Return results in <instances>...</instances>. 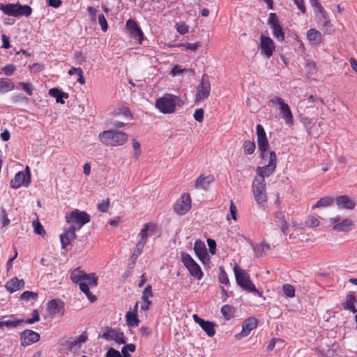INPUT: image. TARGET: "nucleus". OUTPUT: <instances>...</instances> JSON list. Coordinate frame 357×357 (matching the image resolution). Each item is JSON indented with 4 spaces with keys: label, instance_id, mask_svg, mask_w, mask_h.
Segmentation results:
<instances>
[{
    "label": "nucleus",
    "instance_id": "nucleus-1",
    "mask_svg": "<svg viewBox=\"0 0 357 357\" xmlns=\"http://www.w3.org/2000/svg\"><path fill=\"white\" fill-rule=\"evenodd\" d=\"M98 139L107 146H120L128 142V135L115 129H111L100 132Z\"/></svg>",
    "mask_w": 357,
    "mask_h": 357
},
{
    "label": "nucleus",
    "instance_id": "nucleus-2",
    "mask_svg": "<svg viewBox=\"0 0 357 357\" xmlns=\"http://www.w3.org/2000/svg\"><path fill=\"white\" fill-rule=\"evenodd\" d=\"M0 10L6 15L20 17H29L32 13V8L28 5L17 3H0Z\"/></svg>",
    "mask_w": 357,
    "mask_h": 357
},
{
    "label": "nucleus",
    "instance_id": "nucleus-3",
    "mask_svg": "<svg viewBox=\"0 0 357 357\" xmlns=\"http://www.w3.org/2000/svg\"><path fill=\"white\" fill-rule=\"evenodd\" d=\"M234 273L237 284L245 291L255 292L259 296L262 293L256 289L255 285L251 281L249 275L245 270L241 269L237 264L234 267Z\"/></svg>",
    "mask_w": 357,
    "mask_h": 357
},
{
    "label": "nucleus",
    "instance_id": "nucleus-4",
    "mask_svg": "<svg viewBox=\"0 0 357 357\" xmlns=\"http://www.w3.org/2000/svg\"><path fill=\"white\" fill-rule=\"evenodd\" d=\"M178 102L181 100L178 96L166 94L155 100V107L163 114H172L175 112L176 105Z\"/></svg>",
    "mask_w": 357,
    "mask_h": 357
},
{
    "label": "nucleus",
    "instance_id": "nucleus-5",
    "mask_svg": "<svg viewBox=\"0 0 357 357\" xmlns=\"http://www.w3.org/2000/svg\"><path fill=\"white\" fill-rule=\"evenodd\" d=\"M252 187L255 202L261 206H264L267 202L265 179L256 177L252 181Z\"/></svg>",
    "mask_w": 357,
    "mask_h": 357
},
{
    "label": "nucleus",
    "instance_id": "nucleus-6",
    "mask_svg": "<svg viewBox=\"0 0 357 357\" xmlns=\"http://www.w3.org/2000/svg\"><path fill=\"white\" fill-rule=\"evenodd\" d=\"M90 220L89 214L78 209H75L66 215V222L70 225H75L79 230L84 225L89 222Z\"/></svg>",
    "mask_w": 357,
    "mask_h": 357
},
{
    "label": "nucleus",
    "instance_id": "nucleus-7",
    "mask_svg": "<svg viewBox=\"0 0 357 357\" xmlns=\"http://www.w3.org/2000/svg\"><path fill=\"white\" fill-rule=\"evenodd\" d=\"M181 261L187 268L189 273L197 280H201L203 273L199 265L186 252H182Z\"/></svg>",
    "mask_w": 357,
    "mask_h": 357
},
{
    "label": "nucleus",
    "instance_id": "nucleus-8",
    "mask_svg": "<svg viewBox=\"0 0 357 357\" xmlns=\"http://www.w3.org/2000/svg\"><path fill=\"white\" fill-rule=\"evenodd\" d=\"M277 164V156L275 151H272L269 153L268 163L264 167H258L257 168V174L258 178L268 177L271 175L275 170Z\"/></svg>",
    "mask_w": 357,
    "mask_h": 357
},
{
    "label": "nucleus",
    "instance_id": "nucleus-9",
    "mask_svg": "<svg viewBox=\"0 0 357 357\" xmlns=\"http://www.w3.org/2000/svg\"><path fill=\"white\" fill-rule=\"evenodd\" d=\"M268 24L272 29L274 38L279 42H283L284 40V33L282 30V27L280 25V20L275 13H271L269 14Z\"/></svg>",
    "mask_w": 357,
    "mask_h": 357
},
{
    "label": "nucleus",
    "instance_id": "nucleus-10",
    "mask_svg": "<svg viewBox=\"0 0 357 357\" xmlns=\"http://www.w3.org/2000/svg\"><path fill=\"white\" fill-rule=\"evenodd\" d=\"M272 104H277L280 106V114L281 117L287 124L293 123V114L289 106L280 97L275 96L269 101Z\"/></svg>",
    "mask_w": 357,
    "mask_h": 357
},
{
    "label": "nucleus",
    "instance_id": "nucleus-11",
    "mask_svg": "<svg viewBox=\"0 0 357 357\" xmlns=\"http://www.w3.org/2000/svg\"><path fill=\"white\" fill-rule=\"evenodd\" d=\"M211 84L208 77L204 74L202 75L200 83L198 85L195 100L199 102L206 99L210 94Z\"/></svg>",
    "mask_w": 357,
    "mask_h": 357
},
{
    "label": "nucleus",
    "instance_id": "nucleus-12",
    "mask_svg": "<svg viewBox=\"0 0 357 357\" xmlns=\"http://www.w3.org/2000/svg\"><path fill=\"white\" fill-rule=\"evenodd\" d=\"M31 182V172L29 167H26L25 172H20L17 173L10 181V185L13 188H18L22 185L28 186Z\"/></svg>",
    "mask_w": 357,
    "mask_h": 357
},
{
    "label": "nucleus",
    "instance_id": "nucleus-13",
    "mask_svg": "<svg viewBox=\"0 0 357 357\" xmlns=\"http://www.w3.org/2000/svg\"><path fill=\"white\" fill-rule=\"evenodd\" d=\"M191 208V199L189 194H183L174 205V211L178 215L185 214Z\"/></svg>",
    "mask_w": 357,
    "mask_h": 357
},
{
    "label": "nucleus",
    "instance_id": "nucleus-14",
    "mask_svg": "<svg viewBox=\"0 0 357 357\" xmlns=\"http://www.w3.org/2000/svg\"><path fill=\"white\" fill-rule=\"evenodd\" d=\"M157 227L153 223L146 224L144 228L141 230L139 234L140 239L137 245H144L146 243L147 239L149 237H155L157 236Z\"/></svg>",
    "mask_w": 357,
    "mask_h": 357
},
{
    "label": "nucleus",
    "instance_id": "nucleus-15",
    "mask_svg": "<svg viewBox=\"0 0 357 357\" xmlns=\"http://www.w3.org/2000/svg\"><path fill=\"white\" fill-rule=\"evenodd\" d=\"M102 337L107 340H114L119 344H126V340L123 333L109 327L105 328L104 329Z\"/></svg>",
    "mask_w": 357,
    "mask_h": 357
},
{
    "label": "nucleus",
    "instance_id": "nucleus-16",
    "mask_svg": "<svg viewBox=\"0 0 357 357\" xmlns=\"http://www.w3.org/2000/svg\"><path fill=\"white\" fill-rule=\"evenodd\" d=\"M39 333L32 330H24L20 333V341L22 346H29L40 340Z\"/></svg>",
    "mask_w": 357,
    "mask_h": 357
},
{
    "label": "nucleus",
    "instance_id": "nucleus-17",
    "mask_svg": "<svg viewBox=\"0 0 357 357\" xmlns=\"http://www.w3.org/2000/svg\"><path fill=\"white\" fill-rule=\"evenodd\" d=\"M275 47L274 42L270 37L263 34L260 36V48L261 52L267 58H270L273 55Z\"/></svg>",
    "mask_w": 357,
    "mask_h": 357
},
{
    "label": "nucleus",
    "instance_id": "nucleus-18",
    "mask_svg": "<svg viewBox=\"0 0 357 357\" xmlns=\"http://www.w3.org/2000/svg\"><path fill=\"white\" fill-rule=\"evenodd\" d=\"M193 320L205 331L208 337H213L215 334V324L213 321H205L197 314L192 315Z\"/></svg>",
    "mask_w": 357,
    "mask_h": 357
},
{
    "label": "nucleus",
    "instance_id": "nucleus-19",
    "mask_svg": "<svg viewBox=\"0 0 357 357\" xmlns=\"http://www.w3.org/2000/svg\"><path fill=\"white\" fill-rule=\"evenodd\" d=\"M126 28L128 30L131 37L137 39L139 43H142L144 39V34L134 20L130 19L127 20Z\"/></svg>",
    "mask_w": 357,
    "mask_h": 357
},
{
    "label": "nucleus",
    "instance_id": "nucleus-20",
    "mask_svg": "<svg viewBox=\"0 0 357 357\" xmlns=\"http://www.w3.org/2000/svg\"><path fill=\"white\" fill-rule=\"evenodd\" d=\"M257 319L255 317H250L245 320L242 325L241 332L236 335V337H243L248 336L250 332L257 326Z\"/></svg>",
    "mask_w": 357,
    "mask_h": 357
},
{
    "label": "nucleus",
    "instance_id": "nucleus-21",
    "mask_svg": "<svg viewBox=\"0 0 357 357\" xmlns=\"http://www.w3.org/2000/svg\"><path fill=\"white\" fill-rule=\"evenodd\" d=\"M75 225H70L66 228L63 234L60 235L62 245H68L76 238L75 231H77Z\"/></svg>",
    "mask_w": 357,
    "mask_h": 357
},
{
    "label": "nucleus",
    "instance_id": "nucleus-22",
    "mask_svg": "<svg viewBox=\"0 0 357 357\" xmlns=\"http://www.w3.org/2000/svg\"><path fill=\"white\" fill-rule=\"evenodd\" d=\"M317 23L319 27L326 34H331L333 32L334 29L326 15L325 12L320 13V15L317 17Z\"/></svg>",
    "mask_w": 357,
    "mask_h": 357
},
{
    "label": "nucleus",
    "instance_id": "nucleus-23",
    "mask_svg": "<svg viewBox=\"0 0 357 357\" xmlns=\"http://www.w3.org/2000/svg\"><path fill=\"white\" fill-rule=\"evenodd\" d=\"M337 206L340 208L352 210L355 208L356 202L347 195H341L336 198Z\"/></svg>",
    "mask_w": 357,
    "mask_h": 357
},
{
    "label": "nucleus",
    "instance_id": "nucleus-24",
    "mask_svg": "<svg viewBox=\"0 0 357 357\" xmlns=\"http://www.w3.org/2000/svg\"><path fill=\"white\" fill-rule=\"evenodd\" d=\"M357 302V296L354 295V292H349L345 297L344 301L342 303L343 308L346 310H349L353 313L357 312V308L355 303Z\"/></svg>",
    "mask_w": 357,
    "mask_h": 357
},
{
    "label": "nucleus",
    "instance_id": "nucleus-25",
    "mask_svg": "<svg viewBox=\"0 0 357 357\" xmlns=\"http://www.w3.org/2000/svg\"><path fill=\"white\" fill-rule=\"evenodd\" d=\"M24 280H19L17 277H13L6 282L5 287L9 292L13 293L24 288Z\"/></svg>",
    "mask_w": 357,
    "mask_h": 357
},
{
    "label": "nucleus",
    "instance_id": "nucleus-26",
    "mask_svg": "<svg viewBox=\"0 0 357 357\" xmlns=\"http://www.w3.org/2000/svg\"><path fill=\"white\" fill-rule=\"evenodd\" d=\"M48 309L51 314H63L64 312V303L60 299H53L48 303Z\"/></svg>",
    "mask_w": 357,
    "mask_h": 357
},
{
    "label": "nucleus",
    "instance_id": "nucleus-27",
    "mask_svg": "<svg viewBox=\"0 0 357 357\" xmlns=\"http://www.w3.org/2000/svg\"><path fill=\"white\" fill-rule=\"evenodd\" d=\"M307 38L312 45H318L321 43L322 35L315 29H310L307 31Z\"/></svg>",
    "mask_w": 357,
    "mask_h": 357
},
{
    "label": "nucleus",
    "instance_id": "nucleus-28",
    "mask_svg": "<svg viewBox=\"0 0 357 357\" xmlns=\"http://www.w3.org/2000/svg\"><path fill=\"white\" fill-rule=\"evenodd\" d=\"M49 94L56 98V101L57 103L64 104L65 102L63 98H68V94L65 93L58 88H52L50 89Z\"/></svg>",
    "mask_w": 357,
    "mask_h": 357
},
{
    "label": "nucleus",
    "instance_id": "nucleus-29",
    "mask_svg": "<svg viewBox=\"0 0 357 357\" xmlns=\"http://www.w3.org/2000/svg\"><path fill=\"white\" fill-rule=\"evenodd\" d=\"M87 276L88 274L80 270L79 268L74 269L70 273V279L75 283L82 282V281L86 280Z\"/></svg>",
    "mask_w": 357,
    "mask_h": 357
},
{
    "label": "nucleus",
    "instance_id": "nucleus-30",
    "mask_svg": "<svg viewBox=\"0 0 357 357\" xmlns=\"http://www.w3.org/2000/svg\"><path fill=\"white\" fill-rule=\"evenodd\" d=\"M275 218L278 222V226L280 227L283 234H287L288 225L285 218V215L282 211H277L275 213Z\"/></svg>",
    "mask_w": 357,
    "mask_h": 357
},
{
    "label": "nucleus",
    "instance_id": "nucleus-31",
    "mask_svg": "<svg viewBox=\"0 0 357 357\" xmlns=\"http://www.w3.org/2000/svg\"><path fill=\"white\" fill-rule=\"evenodd\" d=\"M353 221L351 219H344L341 222L334 225L333 229L337 231H348L351 229Z\"/></svg>",
    "mask_w": 357,
    "mask_h": 357
},
{
    "label": "nucleus",
    "instance_id": "nucleus-32",
    "mask_svg": "<svg viewBox=\"0 0 357 357\" xmlns=\"http://www.w3.org/2000/svg\"><path fill=\"white\" fill-rule=\"evenodd\" d=\"M15 88L14 83L8 78H0V93H3L12 91Z\"/></svg>",
    "mask_w": 357,
    "mask_h": 357
},
{
    "label": "nucleus",
    "instance_id": "nucleus-33",
    "mask_svg": "<svg viewBox=\"0 0 357 357\" xmlns=\"http://www.w3.org/2000/svg\"><path fill=\"white\" fill-rule=\"evenodd\" d=\"M213 181L212 176H204L202 175L199 176L195 182L196 188H201L202 189H206L209 184Z\"/></svg>",
    "mask_w": 357,
    "mask_h": 357
},
{
    "label": "nucleus",
    "instance_id": "nucleus-34",
    "mask_svg": "<svg viewBox=\"0 0 357 357\" xmlns=\"http://www.w3.org/2000/svg\"><path fill=\"white\" fill-rule=\"evenodd\" d=\"M273 247H252L254 255L257 257H261L264 255H274L275 253L272 252Z\"/></svg>",
    "mask_w": 357,
    "mask_h": 357
},
{
    "label": "nucleus",
    "instance_id": "nucleus-35",
    "mask_svg": "<svg viewBox=\"0 0 357 357\" xmlns=\"http://www.w3.org/2000/svg\"><path fill=\"white\" fill-rule=\"evenodd\" d=\"M194 250L196 255L202 263L205 264L209 260L206 247H194Z\"/></svg>",
    "mask_w": 357,
    "mask_h": 357
},
{
    "label": "nucleus",
    "instance_id": "nucleus-36",
    "mask_svg": "<svg viewBox=\"0 0 357 357\" xmlns=\"http://www.w3.org/2000/svg\"><path fill=\"white\" fill-rule=\"evenodd\" d=\"M334 202V199L331 197L326 196L321 198L313 206L312 209L319 207H326L332 205Z\"/></svg>",
    "mask_w": 357,
    "mask_h": 357
},
{
    "label": "nucleus",
    "instance_id": "nucleus-37",
    "mask_svg": "<svg viewBox=\"0 0 357 357\" xmlns=\"http://www.w3.org/2000/svg\"><path fill=\"white\" fill-rule=\"evenodd\" d=\"M127 324L131 327L137 326L139 322L137 318V313L128 312L126 315Z\"/></svg>",
    "mask_w": 357,
    "mask_h": 357
},
{
    "label": "nucleus",
    "instance_id": "nucleus-38",
    "mask_svg": "<svg viewBox=\"0 0 357 357\" xmlns=\"http://www.w3.org/2000/svg\"><path fill=\"white\" fill-rule=\"evenodd\" d=\"M132 146L133 149V155L132 158L135 160H138L139 158L142 154L141 144L140 143L135 139H132Z\"/></svg>",
    "mask_w": 357,
    "mask_h": 357
},
{
    "label": "nucleus",
    "instance_id": "nucleus-39",
    "mask_svg": "<svg viewBox=\"0 0 357 357\" xmlns=\"http://www.w3.org/2000/svg\"><path fill=\"white\" fill-rule=\"evenodd\" d=\"M257 144L259 149L261 151V155L262 158H264V153L267 151L269 146L267 137H265L257 139Z\"/></svg>",
    "mask_w": 357,
    "mask_h": 357
},
{
    "label": "nucleus",
    "instance_id": "nucleus-40",
    "mask_svg": "<svg viewBox=\"0 0 357 357\" xmlns=\"http://www.w3.org/2000/svg\"><path fill=\"white\" fill-rule=\"evenodd\" d=\"M10 223V220L4 208H1L0 211V226L1 228L7 227Z\"/></svg>",
    "mask_w": 357,
    "mask_h": 357
},
{
    "label": "nucleus",
    "instance_id": "nucleus-41",
    "mask_svg": "<svg viewBox=\"0 0 357 357\" xmlns=\"http://www.w3.org/2000/svg\"><path fill=\"white\" fill-rule=\"evenodd\" d=\"M221 312L224 316L225 319L229 320L231 318L234 313L233 307L229 305H225L221 307Z\"/></svg>",
    "mask_w": 357,
    "mask_h": 357
},
{
    "label": "nucleus",
    "instance_id": "nucleus-42",
    "mask_svg": "<svg viewBox=\"0 0 357 357\" xmlns=\"http://www.w3.org/2000/svg\"><path fill=\"white\" fill-rule=\"evenodd\" d=\"M37 298H38V294L33 292V291H25L20 296V299L22 301H29L31 299L36 300Z\"/></svg>",
    "mask_w": 357,
    "mask_h": 357
},
{
    "label": "nucleus",
    "instance_id": "nucleus-43",
    "mask_svg": "<svg viewBox=\"0 0 357 357\" xmlns=\"http://www.w3.org/2000/svg\"><path fill=\"white\" fill-rule=\"evenodd\" d=\"M22 323H24L23 319H12V320H7V321H1L3 327L6 326V327H9V328L10 327L16 328L20 324H21Z\"/></svg>",
    "mask_w": 357,
    "mask_h": 357
},
{
    "label": "nucleus",
    "instance_id": "nucleus-44",
    "mask_svg": "<svg viewBox=\"0 0 357 357\" xmlns=\"http://www.w3.org/2000/svg\"><path fill=\"white\" fill-rule=\"evenodd\" d=\"M255 144L254 142L245 141L243 144V150L246 154H252L255 150Z\"/></svg>",
    "mask_w": 357,
    "mask_h": 357
},
{
    "label": "nucleus",
    "instance_id": "nucleus-45",
    "mask_svg": "<svg viewBox=\"0 0 357 357\" xmlns=\"http://www.w3.org/2000/svg\"><path fill=\"white\" fill-rule=\"evenodd\" d=\"M152 296V287L151 285H148L142 292V299L143 302H151L149 298Z\"/></svg>",
    "mask_w": 357,
    "mask_h": 357
},
{
    "label": "nucleus",
    "instance_id": "nucleus-46",
    "mask_svg": "<svg viewBox=\"0 0 357 357\" xmlns=\"http://www.w3.org/2000/svg\"><path fill=\"white\" fill-rule=\"evenodd\" d=\"M282 291L287 297L291 298L295 296L294 287L291 284H284L282 286Z\"/></svg>",
    "mask_w": 357,
    "mask_h": 357
},
{
    "label": "nucleus",
    "instance_id": "nucleus-47",
    "mask_svg": "<svg viewBox=\"0 0 357 357\" xmlns=\"http://www.w3.org/2000/svg\"><path fill=\"white\" fill-rule=\"evenodd\" d=\"M19 86H21L22 89L29 95L31 96L33 93V86L31 82H19Z\"/></svg>",
    "mask_w": 357,
    "mask_h": 357
},
{
    "label": "nucleus",
    "instance_id": "nucleus-48",
    "mask_svg": "<svg viewBox=\"0 0 357 357\" xmlns=\"http://www.w3.org/2000/svg\"><path fill=\"white\" fill-rule=\"evenodd\" d=\"M98 20L102 31L105 32L108 29V24L102 13L98 14Z\"/></svg>",
    "mask_w": 357,
    "mask_h": 357
},
{
    "label": "nucleus",
    "instance_id": "nucleus-49",
    "mask_svg": "<svg viewBox=\"0 0 357 357\" xmlns=\"http://www.w3.org/2000/svg\"><path fill=\"white\" fill-rule=\"evenodd\" d=\"M176 30L180 34H185L189 31V26L184 22H178L176 24Z\"/></svg>",
    "mask_w": 357,
    "mask_h": 357
},
{
    "label": "nucleus",
    "instance_id": "nucleus-50",
    "mask_svg": "<svg viewBox=\"0 0 357 357\" xmlns=\"http://www.w3.org/2000/svg\"><path fill=\"white\" fill-rule=\"evenodd\" d=\"M319 224V220L314 216H309L307 220L305 221V225L311 228L317 227Z\"/></svg>",
    "mask_w": 357,
    "mask_h": 357
},
{
    "label": "nucleus",
    "instance_id": "nucleus-51",
    "mask_svg": "<svg viewBox=\"0 0 357 357\" xmlns=\"http://www.w3.org/2000/svg\"><path fill=\"white\" fill-rule=\"evenodd\" d=\"M218 278L222 284H228L229 282L227 274L222 268H220Z\"/></svg>",
    "mask_w": 357,
    "mask_h": 357
},
{
    "label": "nucleus",
    "instance_id": "nucleus-52",
    "mask_svg": "<svg viewBox=\"0 0 357 357\" xmlns=\"http://www.w3.org/2000/svg\"><path fill=\"white\" fill-rule=\"evenodd\" d=\"M87 11L89 13V15H90V17H91L90 20H91V22L96 23L97 21V18H98L96 9L91 6H89L87 8Z\"/></svg>",
    "mask_w": 357,
    "mask_h": 357
},
{
    "label": "nucleus",
    "instance_id": "nucleus-53",
    "mask_svg": "<svg viewBox=\"0 0 357 357\" xmlns=\"http://www.w3.org/2000/svg\"><path fill=\"white\" fill-rule=\"evenodd\" d=\"M204 112L203 109H197L195 111L193 116L197 121L201 123L204 121Z\"/></svg>",
    "mask_w": 357,
    "mask_h": 357
},
{
    "label": "nucleus",
    "instance_id": "nucleus-54",
    "mask_svg": "<svg viewBox=\"0 0 357 357\" xmlns=\"http://www.w3.org/2000/svg\"><path fill=\"white\" fill-rule=\"evenodd\" d=\"M15 70L16 67L13 64H10L3 67L1 71H3L5 75L9 76L11 75Z\"/></svg>",
    "mask_w": 357,
    "mask_h": 357
},
{
    "label": "nucleus",
    "instance_id": "nucleus-55",
    "mask_svg": "<svg viewBox=\"0 0 357 357\" xmlns=\"http://www.w3.org/2000/svg\"><path fill=\"white\" fill-rule=\"evenodd\" d=\"M236 243L239 245L252 244V241L250 239L242 235H238V237L236 238Z\"/></svg>",
    "mask_w": 357,
    "mask_h": 357
},
{
    "label": "nucleus",
    "instance_id": "nucleus-56",
    "mask_svg": "<svg viewBox=\"0 0 357 357\" xmlns=\"http://www.w3.org/2000/svg\"><path fill=\"white\" fill-rule=\"evenodd\" d=\"M86 280H88L90 285L96 287L98 284V278L96 276L95 273L88 274Z\"/></svg>",
    "mask_w": 357,
    "mask_h": 357
},
{
    "label": "nucleus",
    "instance_id": "nucleus-57",
    "mask_svg": "<svg viewBox=\"0 0 357 357\" xmlns=\"http://www.w3.org/2000/svg\"><path fill=\"white\" fill-rule=\"evenodd\" d=\"M105 357H121V354L118 350L109 348L106 353Z\"/></svg>",
    "mask_w": 357,
    "mask_h": 357
},
{
    "label": "nucleus",
    "instance_id": "nucleus-58",
    "mask_svg": "<svg viewBox=\"0 0 357 357\" xmlns=\"http://www.w3.org/2000/svg\"><path fill=\"white\" fill-rule=\"evenodd\" d=\"M142 252V248L137 247L135 249V250L130 257V259L132 260V264H135V261H136L137 257L141 255Z\"/></svg>",
    "mask_w": 357,
    "mask_h": 357
},
{
    "label": "nucleus",
    "instance_id": "nucleus-59",
    "mask_svg": "<svg viewBox=\"0 0 357 357\" xmlns=\"http://www.w3.org/2000/svg\"><path fill=\"white\" fill-rule=\"evenodd\" d=\"M109 206V199H107V200H105V201L104 200L101 203H100L98 205V208L100 211L105 213L107 211Z\"/></svg>",
    "mask_w": 357,
    "mask_h": 357
},
{
    "label": "nucleus",
    "instance_id": "nucleus-60",
    "mask_svg": "<svg viewBox=\"0 0 357 357\" xmlns=\"http://www.w3.org/2000/svg\"><path fill=\"white\" fill-rule=\"evenodd\" d=\"M33 225L34 227V231L37 234H42L45 233V229H44L43 225L39 222H33Z\"/></svg>",
    "mask_w": 357,
    "mask_h": 357
},
{
    "label": "nucleus",
    "instance_id": "nucleus-61",
    "mask_svg": "<svg viewBox=\"0 0 357 357\" xmlns=\"http://www.w3.org/2000/svg\"><path fill=\"white\" fill-rule=\"evenodd\" d=\"M229 212H230L231 218L234 220H236L237 208L235 206L233 201L230 202Z\"/></svg>",
    "mask_w": 357,
    "mask_h": 357
},
{
    "label": "nucleus",
    "instance_id": "nucleus-62",
    "mask_svg": "<svg viewBox=\"0 0 357 357\" xmlns=\"http://www.w3.org/2000/svg\"><path fill=\"white\" fill-rule=\"evenodd\" d=\"M256 130H257V139L266 137L265 130L261 124L257 125Z\"/></svg>",
    "mask_w": 357,
    "mask_h": 357
},
{
    "label": "nucleus",
    "instance_id": "nucleus-63",
    "mask_svg": "<svg viewBox=\"0 0 357 357\" xmlns=\"http://www.w3.org/2000/svg\"><path fill=\"white\" fill-rule=\"evenodd\" d=\"M185 46V47L187 49V50H192V51H195L199 47L201 46V44L199 42H196V43H186L185 45H183Z\"/></svg>",
    "mask_w": 357,
    "mask_h": 357
},
{
    "label": "nucleus",
    "instance_id": "nucleus-64",
    "mask_svg": "<svg viewBox=\"0 0 357 357\" xmlns=\"http://www.w3.org/2000/svg\"><path fill=\"white\" fill-rule=\"evenodd\" d=\"M1 38L3 40V45L1 47L3 49H8L10 47L9 37L5 34H2Z\"/></svg>",
    "mask_w": 357,
    "mask_h": 357
}]
</instances>
